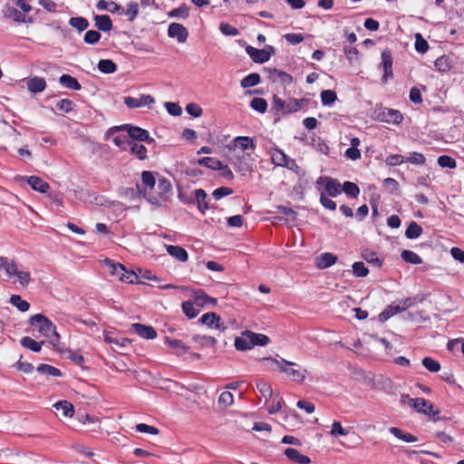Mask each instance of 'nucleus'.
<instances>
[{"label":"nucleus","instance_id":"obj_58","mask_svg":"<svg viewBox=\"0 0 464 464\" xmlns=\"http://www.w3.org/2000/svg\"><path fill=\"white\" fill-rule=\"evenodd\" d=\"M362 258L369 264H372L378 267H380L382 264V261L376 256V254L373 253V252H369V251H363L362 253Z\"/></svg>","mask_w":464,"mask_h":464},{"label":"nucleus","instance_id":"obj_38","mask_svg":"<svg viewBox=\"0 0 464 464\" xmlns=\"http://www.w3.org/2000/svg\"><path fill=\"white\" fill-rule=\"evenodd\" d=\"M44 343V342H36L31 337L25 336L21 339V344L35 353H38L42 349V345Z\"/></svg>","mask_w":464,"mask_h":464},{"label":"nucleus","instance_id":"obj_40","mask_svg":"<svg viewBox=\"0 0 464 464\" xmlns=\"http://www.w3.org/2000/svg\"><path fill=\"white\" fill-rule=\"evenodd\" d=\"M22 287H27L32 281L31 273L27 270L17 269L14 276Z\"/></svg>","mask_w":464,"mask_h":464},{"label":"nucleus","instance_id":"obj_25","mask_svg":"<svg viewBox=\"0 0 464 464\" xmlns=\"http://www.w3.org/2000/svg\"><path fill=\"white\" fill-rule=\"evenodd\" d=\"M27 182L33 189L41 193H45L50 188V186L47 182L35 176H31L28 178Z\"/></svg>","mask_w":464,"mask_h":464},{"label":"nucleus","instance_id":"obj_49","mask_svg":"<svg viewBox=\"0 0 464 464\" xmlns=\"http://www.w3.org/2000/svg\"><path fill=\"white\" fill-rule=\"evenodd\" d=\"M192 340L195 343H198L202 346H208V347L214 346L217 343V341L214 337L207 336V335H200V334L193 335Z\"/></svg>","mask_w":464,"mask_h":464},{"label":"nucleus","instance_id":"obj_20","mask_svg":"<svg viewBox=\"0 0 464 464\" xmlns=\"http://www.w3.org/2000/svg\"><path fill=\"white\" fill-rule=\"evenodd\" d=\"M337 261V256L332 253H323L315 259V266L320 268H327L334 265Z\"/></svg>","mask_w":464,"mask_h":464},{"label":"nucleus","instance_id":"obj_30","mask_svg":"<svg viewBox=\"0 0 464 464\" xmlns=\"http://www.w3.org/2000/svg\"><path fill=\"white\" fill-rule=\"evenodd\" d=\"M167 252L179 261L185 262L188 260V253L181 246L172 245L167 246Z\"/></svg>","mask_w":464,"mask_h":464},{"label":"nucleus","instance_id":"obj_27","mask_svg":"<svg viewBox=\"0 0 464 464\" xmlns=\"http://www.w3.org/2000/svg\"><path fill=\"white\" fill-rule=\"evenodd\" d=\"M267 362H269V367L274 370L280 372H285L287 366H295L296 363L294 362H289L285 359L282 360H276V359H266Z\"/></svg>","mask_w":464,"mask_h":464},{"label":"nucleus","instance_id":"obj_39","mask_svg":"<svg viewBox=\"0 0 464 464\" xmlns=\"http://www.w3.org/2000/svg\"><path fill=\"white\" fill-rule=\"evenodd\" d=\"M10 304L15 306L20 312H26L30 308V304L22 299L19 295H12L10 297Z\"/></svg>","mask_w":464,"mask_h":464},{"label":"nucleus","instance_id":"obj_17","mask_svg":"<svg viewBox=\"0 0 464 464\" xmlns=\"http://www.w3.org/2000/svg\"><path fill=\"white\" fill-rule=\"evenodd\" d=\"M132 329L140 337L145 339H154L157 337V333L152 326L144 325L140 324H133Z\"/></svg>","mask_w":464,"mask_h":464},{"label":"nucleus","instance_id":"obj_60","mask_svg":"<svg viewBox=\"0 0 464 464\" xmlns=\"http://www.w3.org/2000/svg\"><path fill=\"white\" fill-rule=\"evenodd\" d=\"M423 366L431 372H437L440 370V364L439 362L433 360L430 357H425L422 360Z\"/></svg>","mask_w":464,"mask_h":464},{"label":"nucleus","instance_id":"obj_35","mask_svg":"<svg viewBox=\"0 0 464 464\" xmlns=\"http://www.w3.org/2000/svg\"><path fill=\"white\" fill-rule=\"evenodd\" d=\"M284 403L283 399L280 397L278 393H276L272 399L268 401L267 404V411L270 414H275L278 412L282 409V405Z\"/></svg>","mask_w":464,"mask_h":464},{"label":"nucleus","instance_id":"obj_61","mask_svg":"<svg viewBox=\"0 0 464 464\" xmlns=\"http://www.w3.org/2000/svg\"><path fill=\"white\" fill-rule=\"evenodd\" d=\"M438 164L441 168H449V169H455L456 168V160L447 155L440 156L438 159Z\"/></svg>","mask_w":464,"mask_h":464},{"label":"nucleus","instance_id":"obj_62","mask_svg":"<svg viewBox=\"0 0 464 464\" xmlns=\"http://www.w3.org/2000/svg\"><path fill=\"white\" fill-rule=\"evenodd\" d=\"M107 265L109 266V267L111 269V275L117 276L121 280L125 267L121 264L113 263L111 260L107 261Z\"/></svg>","mask_w":464,"mask_h":464},{"label":"nucleus","instance_id":"obj_4","mask_svg":"<svg viewBox=\"0 0 464 464\" xmlns=\"http://www.w3.org/2000/svg\"><path fill=\"white\" fill-rule=\"evenodd\" d=\"M157 195H148L147 201L150 204L160 207L169 201L172 187L170 182L165 178H160L157 183Z\"/></svg>","mask_w":464,"mask_h":464},{"label":"nucleus","instance_id":"obj_13","mask_svg":"<svg viewBox=\"0 0 464 464\" xmlns=\"http://www.w3.org/2000/svg\"><path fill=\"white\" fill-rule=\"evenodd\" d=\"M168 34L169 37L177 38L179 43H185L188 35L187 29L182 24L177 23L169 24Z\"/></svg>","mask_w":464,"mask_h":464},{"label":"nucleus","instance_id":"obj_7","mask_svg":"<svg viewBox=\"0 0 464 464\" xmlns=\"http://www.w3.org/2000/svg\"><path fill=\"white\" fill-rule=\"evenodd\" d=\"M246 52L253 59L254 62L263 63L267 62L275 53V49L271 45H266L263 49H256L252 46H247L246 48Z\"/></svg>","mask_w":464,"mask_h":464},{"label":"nucleus","instance_id":"obj_1","mask_svg":"<svg viewBox=\"0 0 464 464\" xmlns=\"http://www.w3.org/2000/svg\"><path fill=\"white\" fill-rule=\"evenodd\" d=\"M256 149L255 140L248 136L236 137L229 147L231 151L230 160L237 169L238 171L244 175L251 171L250 165L246 160L250 159V154L246 152L247 150H254Z\"/></svg>","mask_w":464,"mask_h":464},{"label":"nucleus","instance_id":"obj_36","mask_svg":"<svg viewBox=\"0 0 464 464\" xmlns=\"http://www.w3.org/2000/svg\"><path fill=\"white\" fill-rule=\"evenodd\" d=\"M401 309L398 304L392 303L389 306H387L380 314L379 320L381 322H385L390 319L392 316L395 315L398 313H401Z\"/></svg>","mask_w":464,"mask_h":464},{"label":"nucleus","instance_id":"obj_14","mask_svg":"<svg viewBox=\"0 0 464 464\" xmlns=\"http://www.w3.org/2000/svg\"><path fill=\"white\" fill-rule=\"evenodd\" d=\"M54 409L57 411L56 415L71 418L73 416L74 408L73 405L67 401H59L53 404Z\"/></svg>","mask_w":464,"mask_h":464},{"label":"nucleus","instance_id":"obj_10","mask_svg":"<svg viewBox=\"0 0 464 464\" xmlns=\"http://www.w3.org/2000/svg\"><path fill=\"white\" fill-rule=\"evenodd\" d=\"M141 182H142V188L140 185H137V188L143 195L144 198H148V195L152 194V190L155 188L156 186V179L151 171L145 170L141 173Z\"/></svg>","mask_w":464,"mask_h":464},{"label":"nucleus","instance_id":"obj_22","mask_svg":"<svg viewBox=\"0 0 464 464\" xmlns=\"http://www.w3.org/2000/svg\"><path fill=\"white\" fill-rule=\"evenodd\" d=\"M285 455L293 462L298 464H309L311 459L303 454H301L297 450L293 448H288L285 450Z\"/></svg>","mask_w":464,"mask_h":464},{"label":"nucleus","instance_id":"obj_5","mask_svg":"<svg viewBox=\"0 0 464 464\" xmlns=\"http://www.w3.org/2000/svg\"><path fill=\"white\" fill-rule=\"evenodd\" d=\"M401 402L402 404H407L410 407L416 410V411L420 413H423L429 416H435L439 414V411L434 408V406L430 403L428 401L423 398H410L408 395H402L401 398Z\"/></svg>","mask_w":464,"mask_h":464},{"label":"nucleus","instance_id":"obj_56","mask_svg":"<svg viewBox=\"0 0 464 464\" xmlns=\"http://www.w3.org/2000/svg\"><path fill=\"white\" fill-rule=\"evenodd\" d=\"M337 99L336 93L331 90H324L321 92V100L324 105H331Z\"/></svg>","mask_w":464,"mask_h":464},{"label":"nucleus","instance_id":"obj_44","mask_svg":"<svg viewBox=\"0 0 464 464\" xmlns=\"http://www.w3.org/2000/svg\"><path fill=\"white\" fill-rule=\"evenodd\" d=\"M5 16L12 18L15 22L27 23L25 15L14 7H6L5 11Z\"/></svg>","mask_w":464,"mask_h":464},{"label":"nucleus","instance_id":"obj_57","mask_svg":"<svg viewBox=\"0 0 464 464\" xmlns=\"http://www.w3.org/2000/svg\"><path fill=\"white\" fill-rule=\"evenodd\" d=\"M250 106L253 110L264 113L266 111L267 103L263 98H254L251 101Z\"/></svg>","mask_w":464,"mask_h":464},{"label":"nucleus","instance_id":"obj_37","mask_svg":"<svg viewBox=\"0 0 464 464\" xmlns=\"http://www.w3.org/2000/svg\"><path fill=\"white\" fill-rule=\"evenodd\" d=\"M59 82L63 86H64L68 89L74 90V91L81 89V84L78 82V81L74 77H72L69 74H63L60 77Z\"/></svg>","mask_w":464,"mask_h":464},{"label":"nucleus","instance_id":"obj_23","mask_svg":"<svg viewBox=\"0 0 464 464\" xmlns=\"http://www.w3.org/2000/svg\"><path fill=\"white\" fill-rule=\"evenodd\" d=\"M164 342L173 350L174 353L177 355L184 354L188 350V347L186 346L180 340L165 337Z\"/></svg>","mask_w":464,"mask_h":464},{"label":"nucleus","instance_id":"obj_55","mask_svg":"<svg viewBox=\"0 0 464 464\" xmlns=\"http://www.w3.org/2000/svg\"><path fill=\"white\" fill-rule=\"evenodd\" d=\"M415 49L420 53H424L429 49L427 41L421 36L420 34H415Z\"/></svg>","mask_w":464,"mask_h":464},{"label":"nucleus","instance_id":"obj_16","mask_svg":"<svg viewBox=\"0 0 464 464\" xmlns=\"http://www.w3.org/2000/svg\"><path fill=\"white\" fill-rule=\"evenodd\" d=\"M0 269H3L8 278L14 276L18 266L14 259L5 256H0Z\"/></svg>","mask_w":464,"mask_h":464},{"label":"nucleus","instance_id":"obj_34","mask_svg":"<svg viewBox=\"0 0 464 464\" xmlns=\"http://www.w3.org/2000/svg\"><path fill=\"white\" fill-rule=\"evenodd\" d=\"M434 66L439 72H449L452 67V60L447 55H442L436 59Z\"/></svg>","mask_w":464,"mask_h":464},{"label":"nucleus","instance_id":"obj_15","mask_svg":"<svg viewBox=\"0 0 464 464\" xmlns=\"http://www.w3.org/2000/svg\"><path fill=\"white\" fill-rule=\"evenodd\" d=\"M199 321L209 328L221 329V317L216 313H206L200 317Z\"/></svg>","mask_w":464,"mask_h":464},{"label":"nucleus","instance_id":"obj_9","mask_svg":"<svg viewBox=\"0 0 464 464\" xmlns=\"http://www.w3.org/2000/svg\"><path fill=\"white\" fill-rule=\"evenodd\" d=\"M179 197L185 203H191L195 200L198 204V208L201 213H204L207 209L209 208L208 203L207 201V193L202 188L195 189L193 191V198L185 199L181 194H179Z\"/></svg>","mask_w":464,"mask_h":464},{"label":"nucleus","instance_id":"obj_52","mask_svg":"<svg viewBox=\"0 0 464 464\" xmlns=\"http://www.w3.org/2000/svg\"><path fill=\"white\" fill-rule=\"evenodd\" d=\"M352 268L353 276L357 277H365L369 274V269L365 266L363 262H354Z\"/></svg>","mask_w":464,"mask_h":464},{"label":"nucleus","instance_id":"obj_53","mask_svg":"<svg viewBox=\"0 0 464 464\" xmlns=\"http://www.w3.org/2000/svg\"><path fill=\"white\" fill-rule=\"evenodd\" d=\"M271 77L274 80H279L283 84H290L292 82V76L285 72L274 69Z\"/></svg>","mask_w":464,"mask_h":464},{"label":"nucleus","instance_id":"obj_50","mask_svg":"<svg viewBox=\"0 0 464 464\" xmlns=\"http://www.w3.org/2000/svg\"><path fill=\"white\" fill-rule=\"evenodd\" d=\"M343 191L351 198H357L360 193L359 187L350 181H345L343 185Z\"/></svg>","mask_w":464,"mask_h":464},{"label":"nucleus","instance_id":"obj_45","mask_svg":"<svg viewBox=\"0 0 464 464\" xmlns=\"http://www.w3.org/2000/svg\"><path fill=\"white\" fill-rule=\"evenodd\" d=\"M234 402V396L230 392H223L219 397L218 403L220 408L227 409Z\"/></svg>","mask_w":464,"mask_h":464},{"label":"nucleus","instance_id":"obj_28","mask_svg":"<svg viewBox=\"0 0 464 464\" xmlns=\"http://www.w3.org/2000/svg\"><path fill=\"white\" fill-rule=\"evenodd\" d=\"M257 391L261 393L262 397L265 399V402L268 403V401L272 399L275 395L272 390V387L269 383L265 381L259 380L256 384Z\"/></svg>","mask_w":464,"mask_h":464},{"label":"nucleus","instance_id":"obj_63","mask_svg":"<svg viewBox=\"0 0 464 464\" xmlns=\"http://www.w3.org/2000/svg\"><path fill=\"white\" fill-rule=\"evenodd\" d=\"M125 14L128 16L130 21H133L139 14V5L137 3H130L127 5Z\"/></svg>","mask_w":464,"mask_h":464},{"label":"nucleus","instance_id":"obj_33","mask_svg":"<svg viewBox=\"0 0 464 464\" xmlns=\"http://www.w3.org/2000/svg\"><path fill=\"white\" fill-rule=\"evenodd\" d=\"M269 153L271 155L272 162L276 166L284 167L289 158L284 151L278 149H272Z\"/></svg>","mask_w":464,"mask_h":464},{"label":"nucleus","instance_id":"obj_21","mask_svg":"<svg viewBox=\"0 0 464 464\" xmlns=\"http://www.w3.org/2000/svg\"><path fill=\"white\" fill-rule=\"evenodd\" d=\"M402 119L401 113L396 110L385 109L382 112V121L388 123L399 124Z\"/></svg>","mask_w":464,"mask_h":464},{"label":"nucleus","instance_id":"obj_12","mask_svg":"<svg viewBox=\"0 0 464 464\" xmlns=\"http://www.w3.org/2000/svg\"><path fill=\"white\" fill-rule=\"evenodd\" d=\"M190 295L193 297V303L198 307L214 306L217 304V299L208 296L203 290H193Z\"/></svg>","mask_w":464,"mask_h":464},{"label":"nucleus","instance_id":"obj_8","mask_svg":"<svg viewBox=\"0 0 464 464\" xmlns=\"http://www.w3.org/2000/svg\"><path fill=\"white\" fill-rule=\"evenodd\" d=\"M121 128L128 129V135L130 137V140H132L135 141H144V140H147L150 137L149 132L146 130L141 129L140 127L128 126V125L111 129L107 132L106 135L109 136L111 133H113L114 131H117L118 130H120Z\"/></svg>","mask_w":464,"mask_h":464},{"label":"nucleus","instance_id":"obj_29","mask_svg":"<svg viewBox=\"0 0 464 464\" xmlns=\"http://www.w3.org/2000/svg\"><path fill=\"white\" fill-rule=\"evenodd\" d=\"M128 150L135 155L139 160H145L147 158V149L144 145L132 140L130 143Z\"/></svg>","mask_w":464,"mask_h":464},{"label":"nucleus","instance_id":"obj_31","mask_svg":"<svg viewBox=\"0 0 464 464\" xmlns=\"http://www.w3.org/2000/svg\"><path fill=\"white\" fill-rule=\"evenodd\" d=\"M198 164L217 170L227 169V166L224 165L220 160L210 157H205L198 160Z\"/></svg>","mask_w":464,"mask_h":464},{"label":"nucleus","instance_id":"obj_24","mask_svg":"<svg viewBox=\"0 0 464 464\" xmlns=\"http://www.w3.org/2000/svg\"><path fill=\"white\" fill-rule=\"evenodd\" d=\"M382 63L384 69L383 78L387 80L388 77L392 75V57L389 50H384L382 53Z\"/></svg>","mask_w":464,"mask_h":464},{"label":"nucleus","instance_id":"obj_54","mask_svg":"<svg viewBox=\"0 0 464 464\" xmlns=\"http://www.w3.org/2000/svg\"><path fill=\"white\" fill-rule=\"evenodd\" d=\"M325 190L329 196L336 197L341 193V186L337 181L329 179L326 182Z\"/></svg>","mask_w":464,"mask_h":464},{"label":"nucleus","instance_id":"obj_26","mask_svg":"<svg viewBox=\"0 0 464 464\" xmlns=\"http://www.w3.org/2000/svg\"><path fill=\"white\" fill-rule=\"evenodd\" d=\"M389 431L392 435H394L397 439H399L404 442H407V443H413L418 440L416 436H414L411 433L405 432L402 430L396 428V427H391L389 429Z\"/></svg>","mask_w":464,"mask_h":464},{"label":"nucleus","instance_id":"obj_46","mask_svg":"<svg viewBox=\"0 0 464 464\" xmlns=\"http://www.w3.org/2000/svg\"><path fill=\"white\" fill-rule=\"evenodd\" d=\"M195 305L196 304L193 301H186L182 304L183 313L190 319L195 318L199 313L198 309L196 308Z\"/></svg>","mask_w":464,"mask_h":464},{"label":"nucleus","instance_id":"obj_32","mask_svg":"<svg viewBox=\"0 0 464 464\" xmlns=\"http://www.w3.org/2000/svg\"><path fill=\"white\" fill-rule=\"evenodd\" d=\"M94 21L95 26L101 31L108 32L112 27L111 20L108 15L97 14L94 16Z\"/></svg>","mask_w":464,"mask_h":464},{"label":"nucleus","instance_id":"obj_42","mask_svg":"<svg viewBox=\"0 0 464 464\" xmlns=\"http://www.w3.org/2000/svg\"><path fill=\"white\" fill-rule=\"evenodd\" d=\"M422 234L421 227L416 223L411 222L408 228L406 229L405 236L409 239H414L419 237Z\"/></svg>","mask_w":464,"mask_h":464},{"label":"nucleus","instance_id":"obj_19","mask_svg":"<svg viewBox=\"0 0 464 464\" xmlns=\"http://www.w3.org/2000/svg\"><path fill=\"white\" fill-rule=\"evenodd\" d=\"M26 85L30 92L37 93L44 91L46 87V82L42 77L34 76L27 79Z\"/></svg>","mask_w":464,"mask_h":464},{"label":"nucleus","instance_id":"obj_43","mask_svg":"<svg viewBox=\"0 0 464 464\" xmlns=\"http://www.w3.org/2000/svg\"><path fill=\"white\" fill-rule=\"evenodd\" d=\"M260 82V75L258 73H250L249 75L243 78L240 82V85L243 88H248L257 85Z\"/></svg>","mask_w":464,"mask_h":464},{"label":"nucleus","instance_id":"obj_47","mask_svg":"<svg viewBox=\"0 0 464 464\" xmlns=\"http://www.w3.org/2000/svg\"><path fill=\"white\" fill-rule=\"evenodd\" d=\"M401 258L411 264L419 265L422 263L420 256L413 251L404 250L401 252Z\"/></svg>","mask_w":464,"mask_h":464},{"label":"nucleus","instance_id":"obj_3","mask_svg":"<svg viewBox=\"0 0 464 464\" xmlns=\"http://www.w3.org/2000/svg\"><path fill=\"white\" fill-rule=\"evenodd\" d=\"M269 343V338L262 334L245 331L235 339V347L238 351L252 349L255 345L265 346Z\"/></svg>","mask_w":464,"mask_h":464},{"label":"nucleus","instance_id":"obj_11","mask_svg":"<svg viewBox=\"0 0 464 464\" xmlns=\"http://www.w3.org/2000/svg\"><path fill=\"white\" fill-rule=\"evenodd\" d=\"M155 100L150 94H141L140 98L128 96L124 99V103L130 109L149 106L154 104Z\"/></svg>","mask_w":464,"mask_h":464},{"label":"nucleus","instance_id":"obj_18","mask_svg":"<svg viewBox=\"0 0 464 464\" xmlns=\"http://www.w3.org/2000/svg\"><path fill=\"white\" fill-rule=\"evenodd\" d=\"M295 366H297V368H295V366H287L285 373H286L294 382L300 383L304 382L306 378L307 371L297 364Z\"/></svg>","mask_w":464,"mask_h":464},{"label":"nucleus","instance_id":"obj_51","mask_svg":"<svg viewBox=\"0 0 464 464\" xmlns=\"http://www.w3.org/2000/svg\"><path fill=\"white\" fill-rule=\"evenodd\" d=\"M37 372L42 374H44V375L54 376V377L61 375V371L59 369H57L52 365L44 364V363L40 364L37 367Z\"/></svg>","mask_w":464,"mask_h":464},{"label":"nucleus","instance_id":"obj_6","mask_svg":"<svg viewBox=\"0 0 464 464\" xmlns=\"http://www.w3.org/2000/svg\"><path fill=\"white\" fill-rule=\"evenodd\" d=\"M304 103V100L289 99L287 101H283L277 95H274L273 97L274 109L283 113L295 112L302 109Z\"/></svg>","mask_w":464,"mask_h":464},{"label":"nucleus","instance_id":"obj_48","mask_svg":"<svg viewBox=\"0 0 464 464\" xmlns=\"http://www.w3.org/2000/svg\"><path fill=\"white\" fill-rule=\"evenodd\" d=\"M130 141L129 135H117L112 139L114 145L122 150H128Z\"/></svg>","mask_w":464,"mask_h":464},{"label":"nucleus","instance_id":"obj_41","mask_svg":"<svg viewBox=\"0 0 464 464\" xmlns=\"http://www.w3.org/2000/svg\"><path fill=\"white\" fill-rule=\"evenodd\" d=\"M98 69L103 73H113L116 72L117 66L111 60L102 59L98 63Z\"/></svg>","mask_w":464,"mask_h":464},{"label":"nucleus","instance_id":"obj_59","mask_svg":"<svg viewBox=\"0 0 464 464\" xmlns=\"http://www.w3.org/2000/svg\"><path fill=\"white\" fill-rule=\"evenodd\" d=\"M69 24L79 31L85 30L89 25L88 21L83 17H72L70 19Z\"/></svg>","mask_w":464,"mask_h":464},{"label":"nucleus","instance_id":"obj_64","mask_svg":"<svg viewBox=\"0 0 464 464\" xmlns=\"http://www.w3.org/2000/svg\"><path fill=\"white\" fill-rule=\"evenodd\" d=\"M101 39V34L99 32L94 30H90L85 33L84 42L88 44H95Z\"/></svg>","mask_w":464,"mask_h":464},{"label":"nucleus","instance_id":"obj_2","mask_svg":"<svg viewBox=\"0 0 464 464\" xmlns=\"http://www.w3.org/2000/svg\"><path fill=\"white\" fill-rule=\"evenodd\" d=\"M29 323L35 327L40 335L48 338L52 345H58L60 335L56 332L55 325L45 315L36 314L31 316Z\"/></svg>","mask_w":464,"mask_h":464}]
</instances>
